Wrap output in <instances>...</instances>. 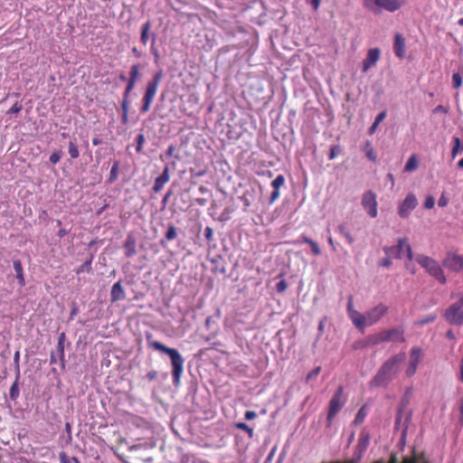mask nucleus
Returning <instances> with one entry per match:
<instances>
[{
    "label": "nucleus",
    "mask_w": 463,
    "mask_h": 463,
    "mask_svg": "<svg viewBox=\"0 0 463 463\" xmlns=\"http://www.w3.org/2000/svg\"><path fill=\"white\" fill-rule=\"evenodd\" d=\"M459 381L463 383V356H462V359H461V362H460V365H459V377H458Z\"/></svg>",
    "instance_id": "obj_63"
},
{
    "label": "nucleus",
    "mask_w": 463,
    "mask_h": 463,
    "mask_svg": "<svg viewBox=\"0 0 463 463\" xmlns=\"http://www.w3.org/2000/svg\"><path fill=\"white\" fill-rule=\"evenodd\" d=\"M128 98H126V96L123 97V100L121 102V108L123 112L128 111Z\"/></svg>",
    "instance_id": "obj_62"
},
{
    "label": "nucleus",
    "mask_w": 463,
    "mask_h": 463,
    "mask_svg": "<svg viewBox=\"0 0 463 463\" xmlns=\"http://www.w3.org/2000/svg\"><path fill=\"white\" fill-rule=\"evenodd\" d=\"M119 165H120V163L118 160H116L113 163V165L110 168V172H109V180H108L109 183L112 184L118 180Z\"/></svg>",
    "instance_id": "obj_26"
},
{
    "label": "nucleus",
    "mask_w": 463,
    "mask_h": 463,
    "mask_svg": "<svg viewBox=\"0 0 463 463\" xmlns=\"http://www.w3.org/2000/svg\"><path fill=\"white\" fill-rule=\"evenodd\" d=\"M462 83H463V78H462L461 74L458 73V72H454L452 74L453 88L458 90V89L461 88Z\"/></svg>",
    "instance_id": "obj_35"
},
{
    "label": "nucleus",
    "mask_w": 463,
    "mask_h": 463,
    "mask_svg": "<svg viewBox=\"0 0 463 463\" xmlns=\"http://www.w3.org/2000/svg\"><path fill=\"white\" fill-rule=\"evenodd\" d=\"M257 417V413L253 411H247L245 412V419L248 420H253Z\"/></svg>",
    "instance_id": "obj_56"
},
{
    "label": "nucleus",
    "mask_w": 463,
    "mask_h": 463,
    "mask_svg": "<svg viewBox=\"0 0 463 463\" xmlns=\"http://www.w3.org/2000/svg\"><path fill=\"white\" fill-rule=\"evenodd\" d=\"M418 205V200L416 196L410 193L406 195L405 199L401 203L399 206L398 213L402 218H407L411 212Z\"/></svg>",
    "instance_id": "obj_11"
},
{
    "label": "nucleus",
    "mask_w": 463,
    "mask_h": 463,
    "mask_svg": "<svg viewBox=\"0 0 463 463\" xmlns=\"http://www.w3.org/2000/svg\"><path fill=\"white\" fill-rule=\"evenodd\" d=\"M57 351L59 353V355H60V359L62 363H64V357H65V354H64V344L63 343H57Z\"/></svg>",
    "instance_id": "obj_49"
},
{
    "label": "nucleus",
    "mask_w": 463,
    "mask_h": 463,
    "mask_svg": "<svg viewBox=\"0 0 463 463\" xmlns=\"http://www.w3.org/2000/svg\"><path fill=\"white\" fill-rule=\"evenodd\" d=\"M376 198V194L371 190L366 191L362 197V205L367 214L372 218H375L378 215Z\"/></svg>",
    "instance_id": "obj_8"
},
{
    "label": "nucleus",
    "mask_w": 463,
    "mask_h": 463,
    "mask_svg": "<svg viewBox=\"0 0 463 463\" xmlns=\"http://www.w3.org/2000/svg\"><path fill=\"white\" fill-rule=\"evenodd\" d=\"M60 463H80V459L76 457H70L66 452L61 451L59 453Z\"/></svg>",
    "instance_id": "obj_31"
},
{
    "label": "nucleus",
    "mask_w": 463,
    "mask_h": 463,
    "mask_svg": "<svg viewBox=\"0 0 463 463\" xmlns=\"http://www.w3.org/2000/svg\"><path fill=\"white\" fill-rule=\"evenodd\" d=\"M436 318L437 316L435 314H430L425 317L421 318L420 320H419L418 325L423 326L429 323H432L433 321H435Z\"/></svg>",
    "instance_id": "obj_42"
},
{
    "label": "nucleus",
    "mask_w": 463,
    "mask_h": 463,
    "mask_svg": "<svg viewBox=\"0 0 463 463\" xmlns=\"http://www.w3.org/2000/svg\"><path fill=\"white\" fill-rule=\"evenodd\" d=\"M61 155L62 153L61 151H56V152H53L51 156H50V162L53 165L57 164L61 158Z\"/></svg>",
    "instance_id": "obj_46"
},
{
    "label": "nucleus",
    "mask_w": 463,
    "mask_h": 463,
    "mask_svg": "<svg viewBox=\"0 0 463 463\" xmlns=\"http://www.w3.org/2000/svg\"><path fill=\"white\" fill-rule=\"evenodd\" d=\"M444 319L452 326L463 325V295L443 312Z\"/></svg>",
    "instance_id": "obj_5"
},
{
    "label": "nucleus",
    "mask_w": 463,
    "mask_h": 463,
    "mask_svg": "<svg viewBox=\"0 0 463 463\" xmlns=\"http://www.w3.org/2000/svg\"><path fill=\"white\" fill-rule=\"evenodd\" d=\"M443 266L454 272L463 271V256L449 252L443 260Z\"/></svg>",
    "instance_id": "obj_10"
},
{
    "label": "nucleus",
    "mask_w": 463,
    "mask_h": 463,
    "mask_svg": "<svg viewBox=\"0 0 463 463\" xmlns=\"http://www.w3.org/2000/svg\"><path fill=\"white\" fill-rule=\"evenodd\" d=\"M152 27V24L149 20H147L146 23H144L141 26V33H140V42L143 45H146L149 41V32Z\"/></svg>",
    "instance_id": "obj_24"
},
{
    "label": "nucleus",
    "mask_w": 463,
    "mask_h": 463,
    "mask_svg": "<svg viewBox=\"0 0 463 463\" xmlns=\"http://www.w3.org/2000/svg\"><path fill=\"white\" fill-rule=\"evenodd\" d=\"M147 344L150 347L155 350L160 351L166 354L171 359V364L173 367V383L177 386L180 383L182 374L184 373V359L181 354L175 348L167 347L158 341H151L150 337L147 336Z\"/></svg>",
    "instance_id": "obj_2"
},
{
    "label": "nucleus",
    "mask_w": 463,
    "mask_h": 463,
    "mask_svg": "<svg viewBox=\"0 0 463 463\" xmlns=\"http://www.w3.org/2000/svg\"><path fill=\"white\" fill-rule=\"evenodd\" d=\"M235 427L237 429H240V430H242L246 431L249 434V437L252 438V436H253V430L251 428H250L246 423L239 422V423L235 424Z\"/></svg>",
    "instance_id": "obj_41"
},
{
    "label": "nucleus",
    "mask_w": 463,
    "mask_h": 463,
    "mask_svg": "<svg viewBox=\"0 0 463 463\" xmlns=\"http://www.w3.org/2000/svg\"><path fill=\"white\" fill-rule=\"evenodd\" d=\"M376 1L377 0H363V5L367 10L373 14H376V10L378 7Z\"/></svg>",
    "instance_id": "obj_36"
},
{
    "label": "nucleus",
    "mask_w": 463,
    "mask_h": 463,
    "mask_svg": "<svg viewBox=\"0 0 463 463\" xmlns=\"http://www.w3.org/2000/svg\"><path fill=\"white\" fill-rule=\"evenodd\" d=\"M380 55L381 51L379 48L370 49L365 59L363 61V71L366 72L369 69L373 67L379 61Z\"/></svg>",
    "instance_id": "obj_15"
},
{
    "label": "nucleus",
    "mask_w": 463,
    "mask_h": 463,
    "mask_svg": "<svg viewBox=\"0 0 463 463\" xmlns=\"http://www.w3.org/2000/svg\"><path fill=\"white\" fill-rule=\"evenodd\" d=\"M435 204V199L432 195H428L424 202V207L426 209H432Z\"/></svg>",
    "instance_id": "obj_47"
},
{
    "label": "nucleus",
    "mask_w": 463,
    "mask_h": 463,
    "mask_svg": "<svg viewBox=\"0 0 463 463\" xmlns=\"http://www.w3.org/2000/svg\"><path fill=\"white\" fill-rule=\"evenodd\" d=\"M405 357L404 353H400L386 360L369 382L370 388L386 387L399 373Z\"/></svg>",
    "instance_id": "obj_1"
},
{
    "label": "nucleus",
    "mask_w": 463,
    "mask_h": 463,
    "mask_svg": "<svg viewBox=\"0 0 463 463\" xmlns=\"http://www.w3.org/2000/svg\"><path fill=\"white\" fill-rule=\"evenodd\" d=\"M434 112H442V113L447 114L448 109L444 106L439 105L435 108Z\"/></svg>",
    "instance_id": "obj_61"
},
{
    "label": "nucleus",
    "mask_w": 463,
    "mask_h": 463,
    "mask_svg": "<svg viewBox=\"0 0 463 463\" xmlns=\"http://www.w3.org/2000/svg\"><path fill=\"white\" fill-rule=\"evenodd\" d=\"M382 343H384L383 340V335H382L381 332H378L376 334L370 335L366 338H364L363 341L356 343V345H354V348H358V347L364 348V347H368V346H373V345H378Z\"/></svg>",
    "instance_id": "obj_16"
},
{
    "label": "nucleus",
    "mask_w": 463,
    "mask_h": 463,
    "mask_svg": "<svg viewBox=\"0 0 463 463\" xmlns=\"http://www.w3.org/2000/svg\"><path fill=\"white\" fill-rule=\"evenodd\" d=\"M136 239L132 235H128L125 242H124V249H125V256L127 258H131L137 253L136 250Z\"/></svg>",
    "instance_id": "obj_21"
},
{
    "label": "nucleus",
    "mask_w": 463,
    "mask_h": 463,
    "mask_svg": "<svg viewBox=\"0 0 463 463\" xmlns=\"http://www.w3.org/2000/svg\"><path fill=\"white\" fill-rule=\"evenodd\" d=\"M279 197V191L274 189V191L270 194V198H269L270 203H274L276 200H278Z\"/></svg>",
    "instance_id": "obj_57"
},
{
    "label": "nucleus",
    "mask_w": 463,
    "mask_h": 463,
    "mask_svg": "<svg viewBox=\"0 0 463 463\" xmlns=\"http://www.w3.org/2000/svg\"><path fill=\"white\" fill-rule=\"evenodd\" d=\"M421 359V349L420 347H412L410 354L409 365L405 371L408 377L415 374L418 365Z\"/></svg>",
    "instance_id": "obj_14"
},
{
    "label": "nucleus",
    "mask_w": 463,
    "mask_h": 463,
    "mask_svg": "<svg viewBox=\"0 0 463 463\" xmlns=\"http://www.w3.org/2000/svg\"><path fill=\"white\" fill-rule=\"evenodd\" d=\"M383 335V342H400L404 343V330L401 327H394L380 331Z\"/></svg>",
    "instance_id": "obj_13"
},
{
    "label": "nucleus",
    "mask_w": 463,
    "mask_h": 463,
    "mask_svg": "<svg viewBox=\"0 0 463 463\" xmlns=\"http://www.w3.org/2000/svg\"><path fill=\"white\" fill-rule=\"evenodd\" d=\"M383 251L386 255L395 259H402L404 253H406L409 260L413 259L412 250L407 238L398 239L397 245L384 247Z\"/></svg>",
    "instance_id": "obj_6"
},
{
    "label": "nucleus",
    "mask_w": 463,
    "mask_h": 463,
    "mask_svg": "<svg viewBox=\"0 0 463 463\" xmlns=\"http://www.w3.org/2000/svg\"><path fill=\"white\" fill-rule=\"evenodd\" d=\"M392 256L386 255L380 262L379 265L384 268H389L392 265Z\"/></svg>",
    "instance_id": "obj_52"
},
{
    "label": "nucleus",
    "mask_w": 463,
    "mask_h": 463,
    "mask_svg": "<svg viewBox=\"0 0 463 463\" xmlns=\"http://www.w3.org/2000/svg\"><path fill=\"white\" fill-rule=\"evenodd\" d=\"M352 310H355L353 306V296L348 297V304H347V313H350Z\"/></svg>",
    "instance_id": "obj_59"
},
{
    "label": "nucleus",
    "mask_w": 463,
    "mask_h": 463,
    "mask_svg": "<svg viewBox=\"0 0 463 463\" xmlns=\"http://www.w3.org/2000/svg\"><path fill=\"white\" fill-rule=\"evenodd\" d=\"M321 372V367L320 366H317L314 370H312L311 372H309L306 377V382L308 383L309 381H311L313 378H316Z\"/></svg>",
    "instance_id": "obj_44"
},
{
    "label": "nucleus",
    "mask_w": 463,
    "mask_h": 463,
    "mask_svg": "<svg viewBox=\"0 0 463 463\" xmlns=\"http://www.w3.org/2000/svg\"><path fill=\"white\" fill-rule=\"evenodd\" d=\"M386 118V111H382L381 113H379L374 121L376 122V124H380L384 118Z\"/></svg>",
    "instance_id": "obj_55"
},
{
    "label": "nucleus",
    "mask_w": 463,
    "mask_h": 463,
    "mask_svg": "<svg viewBox=\"0 0 463 463\" xmlns=\"http://www.w3.org/2000/svg\"><path fill=\"white\" fill-rule=\"evenodd\" d=\"M416 260L430 276L434 277L441 284H446L447 279L437 260L425 255H419Z\"/></svg>",
    "instance_id": "obj_4"
},
{
    "label": "nucleus",
    "mask_w": 463,
    "mask_h": 463,
    "mask_svg": "<svg viewBox=\"0 0 463 463\" xmlns=\"http://www.w3.org/2000/svg\"><path fill=\"white\" fill-rule=\"evenodd\" d=\"M302 241L303 242L308 244L311 247V250L314 255L318 256L321 254L320 248L316 241L306 236L302 237Z\"/></svg>",
    "instance_id": "obj_29"
},
{
    "label": "nucleus",
    "mask_w": 463,
    "mask_h": 463,
    "mask_svg": "<svg viewBox=\"0 0 463 463\" xmlns=\"http://www.w3.org/2000/svg\"><path fill=\"white\" fill-rule=\"evenodd\" d=\"M338 232L346 239L349 244H353L354 240L350 232L346 229L345 224H340L337 228Z\"/></svg>",
    "instance_id": "obj_32"
},
{
    "label": "nucleus",
    "mask_w": 463,
    "mask_h": 463,
    "mask_svg": "<svg viewBox=\"0 0 463 463\" xmlns=\"http://www.w3.org/2000/svg\"><path fill=\"white\" fill-rule=\"evenodd\" d=\"M288 288V283L287 281L282 279L280 281H279L276 285V289L279 293H283L287 290Z\"/></svg>",
    "instance_id": "obj_45"
},
{
    "label": "nucleus",
    "mask_w": 463,
    "mask_h": 463,
    "mask_svg": "<svg viewBox=\"0 0 463 463\" xmlns=\"http://www.w3.org/2000/svg\"><path fill=\"white\" fill-rule=\"evenodd\" d=\"M125 289L121 284V281L119 280L111 287L110 300L111 302H117L125 299Z\"/></svg>",
    "instance_id": "obj_19"
},
{
    "label": "nucleus",
    "mask_w": 463,
    "mask_h": 463,
    "mask_svg": "<svg viewBox=\"0 0 463 463\" xmlns=\"http://www.w3.org/2000/svg\"><path fill=\"white\" fill-rule=\"evenodd\" d=\"M145 136L144 134H139L137 135V146H136V150L137 153H141L143 151V145L145 143Z\"/></svg>",
    "instance_id": "obj_40"
},
{
    "label": "nucleus",
    "mask_w": 463,
    "mask_h": 463,
    "mask_svg": "<svg viewBox=\"0 0 463 463\" xmlns=\"http://www.w3.org/2000/svg\"><path fill=\"white\" fill-rule=\"evenodd\" d=\"M405 39L402 34L396 33L394 36L393 51L398 58H403L405 55Z\"/></svg>",
    "instance_id": "obj_20"
},
{
    "label": "nucleus",
    "mask_w": 463,
    "mask_h": 463,
    "mask_svg": "<svg viewBox=\"0 0 463 463\" xmlns=\"http://www.w3.org/2000/svg\"><path fill=\"white\" fill-rule=\"evenodd\" d=\"M367 415V410H366V406L364 405L360 408V410L358 411V412L356 413L355 415V418L354 420V425H360L364 422L365 417Z\"/></svg>",
    "instance_id": "obj_30"
},
{
    "label": "nucleus",
    "mask_w": 463,
    "mask_h": 463,
    "mask_svg": "<svg viewBox=\"0 0 463 463\" xmlns=\"http://www.w3.org/2000/svg\"><path fill=\"white\" fill-rule=\"evenodd\" d=\"M389 311V307L384 303H379L365 312L366 326H371L379 322Z\"/></svg>",
    "instance_id": "obj_7"
},
{
    "label": "nucleus",
    "mask_w": 463,
    "mask_h": 463,
    "mask_svg": "<svg viewBox=\"0 0 463 463\" xmlns=\"http://www.w3.org/2000/svg\"><path fill=\"white\" fill-rule=\"evenodd\" d=\"M22 105H20L18 102L14 103L7 111V114H14L18 113L22 110Z\"/></svg>",
    "instance_id": "obj_50"
},
{
    "label": "nucleus",
    "mask_w": 463,
    "mask_h": 463,
    "mask_svg": "<svg viewBox=\"0 0 463 463\" xmlns=\"http://www.w3.org/2000/svg\"><path fill=\"white\" fill-rule=\"evenodd\" d=\"M157 374H158V373H157V372H156V371L152 370V371H150V372H148V373H146V378L149 382H152V381H154V380H156V379Z\"/></svg>",
    "instance_id": "obj_54"
},
{
    "label": "nucleus",
    "mask_w": 463,
    "mask_h": 463,
    "mask_svg": "<svg viewBox=\"0 0 463 463\" xmlns=\"http://www.w3.org/2000/svg\"><path fill=\"white\" fill-rule=\"evenodd\" d=\"M322 0H307V3H310L313 9L317 11L321 4Z\"/></svg>",
    "instance_id": "obj_58"
},
{
    "label": "nucleus",
    "mask_w": 463,
    "mask_h": 463,
    "mask_svg": "<svg viewBox=\"0 0 463 463\" xmlns=\"http://www.w3.org/2000/svg\"><path fill=\"white\" fill-rule=\"evenodd\" d=\"M68 232H68L67 230H65V229H60V230H59V232H58V233H57V235H58V237H59L60 239H61V238H63L65 235H67V234H68Z\"/></svg>",
    "instance_id": "obj_64"
},
{
    "label": "nucleus",
    "mask_w": 463,
    "mask_h": 463,
    "mask_svg": "<svg viewBox=\"0 0 463 463\" xmlns=\"http://www.w3.org/2000/svg\"><path fill=\"white\" fill-rule=\"evenodd\" d=\"M13 266L15 270L16 279L18 280L20 287H24L25 286V279H24V269H23L21 260H13Z\"/></svg>",
    "instance_id": "obj_23"
},
{
    "label": "nucleus",
    "mask_w": 463,
    "mask_h": 463,
    "mask_svg": "<svg viewBox=\"0 0 463 463\" xmlns=\"http://www.w3.org/2000/svg\"><path fill=\"white\" fill-rule=\"evenodd\" d=\"M463 151V143L458 137H453V146L451 150V156L455 158L459 152Z\"/></svg>",
    "instance_id": "obj_27"
},
{
    "label": "nucleus",
    "mask_w": 463,
    "mask_h": 463,
    "mask_svg": "<svg viewBox=\"0 0 463 463\" xmlns=\"http://www.w3.org/2000/svg\"><path fill=\"white\" fill-rule=\"evenodd\" d=\"M364 152L366 154V156L373 162L376 161V156L373 151V148L371 146V143L369 141L366 142Z\"/></svg>",
    "instance_id": "obj_37"
},
{
    "label": "nucleus",
    "mask_w": 463,
    "mask_h": 463,
    "mask_svg": "<svg viewBox=\"0 0 463 463\" xmlns=\"http://www.w3.org/2000/svg\"><path fill=\"white\" fill-rule=\"evenodd\" d=\"M136 83H137L136 80H130V79L128 80V85H127V87L125 89V91H124V96H126V98H128L130 92L135 88Z\"/></svg>",
    "instance_id": "obj_43"
},
{
    "label": "nucleus",
    "mask_w": 463,
    "mask_h": 463,
    "mask_svg": "<svg viewBox=\"0 0 463 463\" xmlns=\"http://www.w3.org/2000/svg\"><path fill=\"white\" fill-rule=\"evenodd\" d=\"M139 71L140 65L138 63L133 64L130 68L128 79L137 81L140 75Z\"/></svg>",
    "instance_id": "obj_33"
},
{
    "label": "nucleus",
    "mask_w": 463,
    "mask_h": 463,
    "mask_svg": "<svg viewBox=\"0 0 463 463\" xmlns=\"http://www.w3.org/2000/svg\"><path fill=\"white\" fill-rule=\"evenodd\" d=\"M459 411H460L459 422L461 424H463V396L459 400Z\"/></svg>",
    "instance_id": "obj_60"
},
{
    "label": "nucleus",
    "mask_w": 463,
    "mask_h": 463,
    "mask_svg": "<svg viewBox=\"0 0 463 463\" xmlns=\"http://www.w3.org/2000/svg\"><path fill=\"white\" fill-rule=\"evenodd\" d=\"M343 387L339 386L337 391L333 395L329 406H328V413H327V422L328 424L331 423L333 419L335 417L337 412L341 410L343 403L341 402L342 395H343Z\"/></svg>",
    "instance_id": "obj_9"
},
{
    "label": "nucleus",
    "mask_w": 463,
    "mask_h": 463,
    "mask_svg": "<svg viewBox=\"0 0 463 463\" xmlns=\"http://www.w3.org/2000/svg\"><path fill=\"white\" fill-rule=\"evenodd\" d=\"M68 148H69V150H68L69 155L72 159H76L80 156V152H79L78 145H77L75 138L72 140H70Z\"/></svg>",
    "instance_id": "obj_28"
},
{
    "label": "nucleus",
    "mask_w": 463,
    "mask_h": 463,
    "mask_svg": "<svg viewBox=\"0 0 463 463\" xmlns=\"http://www.w3.org/2000/svg\"><path fill=\"white\" fill-rule=\"evenodd\" d=\"M19 380H20V368H17L14 382L13 383V384L9 390V397L14 402H15L20 395Z\"/></svg>",
    "instance_id": "obj_22"
},
{
    "label": "nucleus",
    "mask_w": 463,
    "mask_h": 463,
    "mask_svg": "<svg viewBox=\"0 0 463 463\" xmlns=\"http://www.w3.org/2000/svg\"><path fill=\"white\" fill-rule=\"evenodd\" d=\"M213 231L211 227H206L204 230V236L208 241H211L213 240Z\"/></svg>",
    "instance_id": "obj_53"
},
{
    "label": "nucleus",
    "mask_w": 463,
    "mask_h": 463,
    "mask_svg": "<svg viewBox=\"0 0 463 463\" xmlns=\"http://www.w3.org/2000/svg\"><path fill=\"white\" fill-rule=\"evenodd\" d=\"M342 153V147L339 145L332 146L328 155L329 160L335 159L338 155Z\"/></svg>",
    "instance_id": "obj_39"
},
{
    "label": "nucleus",
    "mask_w": 463,
    "mask_h": 463,
    "mask_svg": "<svg viewBox=\"0 0 463 463\" xmlns=\"http://www.w3.org/2000/svg\"><path fill=\"white\" fill-rule=\"evenodd\" d=\"M177 237L176 228L173 224H169L167 228V232L165 235V240L173 241Z\"/></svg>",
    "instance_id": "obj_34"
},
{
    "label": "nucleus",
    "mask_w": 463,
    "mask_h": 463,
    "mask_svg": "<svg viewBox=\"0 0 463 463\" xmlns=\"http://www.w3.org/2000/svg\"><path fill=\"white\" fill-rule=\"evenodd\" d=\"M285 184V177L282 175H277V177L272 181L271 185L274 189L279 190Z\"/></svg>",
    "instance_id": "obj_38"
},
{
    "label": "nucleus",
    "mask_w": 463,
    "mask_h": 463,
    "mask_svg": "<svg viewBox=\"0 0 463 463\" xmlns=\"http://www.w3.org/2000/svg\"><path fill=\"white\" fill-rule=\"evenodd\" d=\"M448 203H449V198L446 196L445 193H442V194L440 195V197L439 199L438 204L439 207H445L448 205Z\"/></svg>",
    "instance_id": "obj_51"
},
{
    "label": "nucleus",
    "mask_w": 463,
    "mask_h": 463,
    "mask_svg": "<svg viewBox=\"0 0 463 463\" xmlns=\"http://www.w3.org/2000/svg\"><path fill=\"white\" fill-rule=\"evenodd\" d=\"M348 317L356 328L363 330L367 326L365 313L362 314L357 310H352L348 313Z\"/></svg>",
    "instance_id": "obj_17"
},
{
    "label": "nucleus",
    "mask_w": 463,
    "mask_h": 463,
    "mask_svg": "<svg viewBox=\"0 0 463 463\" xmlns=\"http://www.w3.org/2000/svg\"><path fill=\"white\" fill-rule=\"evenodd\" d=\"M156 40V34L152 33L151 34V52L154 54V56L156 58H157L159 54H158V50L155 47Z\"/></svg>",
    "instance_id": "obj_48"
},
{
    "label": "nucleus",
    "mask_w": 463,
    "mask_h": 463,
    "mask_svg": "<svg viewBox=\"0 0 463 463\" xmlns=\"http://www.w3.org/2000/svg\"><path fill=\"white\" fill-rule=\"evenodd\" d=\"M169 167L166 165L165 166L163 173L156 178L155 184L153 185V191L155 193H159L163 189L164 185L169 182Z\"/></svg>",
    "instance_id": "obj_18"
},
{
    "label": "nucleus",
    "mask_w": 463,
    "mask_h": 463,
    "mask_svg": "<svg viewBox=\"0 0 463 463\" xmlns=\"http://www.w3.org/2000/svg\"><path fill=\"white\" fill-rule=\"evenodd\" d=\"M376 4L378 7L375 14L383 11L394 13L405 5V0H377Z\"/></svg>",
    "instance_id": "obj_12"
},
{
    "label": "nucleus",
    "mask_w": 463,
    "mask_h": 463,
    "mask_svg": "<svg viewBox=\"0 0 463 463\" xmlns=\"http://www.w3.org/2000/svg\"><path fill=\"white\" fill-rule=\"evenodd\" d=\"M163 70H159L155 73L152 80L147 82L143 99H142V107L140 109L142 113H146L150 110L151 105L155 99V97L157 93V90L159 84L163 79Z\"/></svg>",
    "instance_id": "obj_3"
},
{
    "label": "nucleus",
    "mask_w": 463,
    "mask_h": 463,
    "mask_svg": "<svg viewBox=\"0 0 463 463\" xmlns=\"http://www.w3.org/2000/svg\"><path fill=\"white\" fill-rule=\"evenodd\" d=\"M419 166L418 157L416 155H412L408 159L405 166H404V172H412L416 170Z\"/></svg>",
    "instance_id": "obj_25"
}]
</instances>
